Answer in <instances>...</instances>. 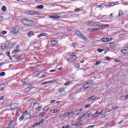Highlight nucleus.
Wrapping results in <instances>:
<instances>
[{"label": "nucleus", "mask_w": 128, "mask_h": 128, "mask_svg": "<svg viewBox=\"0 0 128 128\" xmlns=\"http://www.w3.org/2000/svg\"><path fill=\"white\" fill-rule=\"evenodd\" d=\"M22 22L25 26H28L29 27L34 26V21L30 20L24 19L22 20Z\"/></svg>", "instance_id": "obj_1"}, {"label": "nucleus", "mask_w": 128, "mask_h": 128, "mask_svg": "<svg viewBox=\"0 0 128 128\" xmlns=\"http://www.w3.org/2000/svg\"><path fill=\"white\" fill-rule=\"evenodd\" d=\"M92 26V28H108V26H110V25L108 24L102 25L100 26L96 23H93V25Z\"/></svg>", "instance_id": "obj_2"}, {"label": "nucleus", "mask_w": 128, "mask_h": 128, "mask_svg": "<svg viewBox=\"0 0 128 128\" xmlns=\"http://www.w3.org/2000/svg\"><path fill=\"white\" fill-rule=\"evenodd\" d=\"M19 32H20V28H18V27H16L15 28H14L11 30V32L13 34H18Z\"/></svg>", "instance_id": "obj_3"}, {"label": "nucleus", "mask_w": 128, "mask_h": 128, "mask_svg": "<svg viewBox=\"0 0 128 128\" xmlns=\"http://www.w3.org/2000/svg\"><path fill=\"white\" fill-rule=\"evenodd\" d=\"M78 60V57L76 55L72 56L70 58H68L67 60L68 62H75Z\"/></svg>", "instance_id": "obj_4"}, {"label": "nucleus", "mask_w": 128, "mask_h": 128, "mask_svg": "<svg viewBox=\"0 0 128 128\" xmlns=\"http://www.w3.org/2000/svg\"><path fill=\"white\" fill-rule=\"evenodd\" d=\"M112 40V38H102V42L106 43V42H110Z\"/></svg>", "instance_id": "obj_5"}, {"label": "nucleus", "mask_w": 128, "mask_h": 128, "mask_svg": "<svg viewBox=\"0 0 128 128\" xmlns=\"http://www.w3.org/2000/svg\"><path fill=\"white\" fill-rule=\"evenodd\" d=\"M28 14H30V16H38V14H40V13L36 11H30L28 12Z\"/></svg>", "instance_id": "obj_6"}, {"label": "nucleus", "mask_w": 128, "mask_h": 128, "mask_svg": "<svg viewBox=\"0 0 128 128\" xmlns=\"http://www.w3.org/2000/svg\"><path fill=\"white\" fill-rule=\"evenodd\" d=\"M82 88H84V86L82 88V85H78L74 87V90L78 92V90H82Z\"/></svg>", "instance_id": "obj_7"}, {"label": "nucleus", "mask_w": 128, "mask_h": 128, "mask_svg": "<svg viewBox=\"0 0 128 128\" xmlns=\"http://www.w3.org/2000/svg\"><path fill=\"white\" fill-rule=\"evenodd\" d=\"M22 84H24V86H28L30 84V81H28V79H25L22 80Z\"/></svg>", "instance_id": "obj_8"}, {"label": "nucleus", "mask_w": 128, "mask_h": 128, "mask_svg": "<svg viewBox=\"0 0 128 128\" xmlns=\"http://www.w3.org/2000/svg\"><path fill=\"white\" fill-rule=\"evenodd\" d=\"M88 32H90V30L92 32H98V30H100V28H93V29H92V28H88Z\"/></svg>", "instance_id": "obj_9"}, {"label": "nucleus", "mask_w": 128, "mask_h": 128, "mask_svg": "<svg viewBox=\"0 0 128 128\" xmlns=\"http://www.w3.org/2000/svg\"><path fill=\"white\" fill-rule=\"evenodd\" d=\"M96 98L97 97L96 96H92L88 98V100H89V102H92V100H96Z\"/></svg>", "instance_id": "obj_10"}, {"label": "nucleus", "mask_w": 128, "mask_h": 128, "mask_svg": "<svg viewBox=\"0 0 128 128\" xmlns=\"http://www.w3.org/2000/svg\"><path fill=\"white\" fill-rule=\"evenodd\" d=\"M88 118H98V116L96 114H88Z\"/></svg>", "instance_id": "obj_11"}, {"label": "nucleus", "mask_w": 128, "mask_h": 128, "mask_svg": "<svg viewBox=\"0 0 128 128\" xmlns=\"http://www.w3.org/2000/svg\"><path fill=\"white\" fill-rule=\"evenodd\" d=\"M79 38H82V40H84L85 42H88V38L86 36H84V34H82Z\"/></svg>", "instance_id": "obj_12"}, {"label": "nucleus", "mask_w": 128, "mask_h": 128, "mask_svg": "<svg viewBox=\"0 0 128 128\" xmlns=\"http://www.w3.org/2000/svg\"><path fill=\"white\" fill-rule=\"evenodd\" d=\"M10 108H12V110H16V108H16V104H12L10 106Z\"/></svg>", "instance_id": "obj_13"}, {"label": "nucleus", "mask_w": 128, "mask_h": 128, "mask_svg": "<svg viewBox=\"0 0 128 128\" xmlns=\"http://www.w3.org/2000/svg\"><path fill=\"white\" fill-rule=\"evenodd\" d=\"M30 90H31L30 88H26V89L24 90V94H28V93L30 92Z\"/></svg>", "instance_id": "obj_14"}, {"label": "nucleus", "mask_w": 128, "mask_h": 128, "mask_svg": "<svg viewBox=\"0 0 128 128\" xmlns=\"http://www.w3.org/2000/svg\"><path fill=\"white\" fill-rule=\"evenodd\" d=\"M42 36H48V34H41L39 36H38V38H42Z\"/></svg>", "instance_id": "obj_15"}, {"label": "nucleus", "mask_w": 128, "mask_h": 128, "mask_svg": "<svg viewBox=\"0 0 128 128\" xmlns=\"http://www.w3.org/2000/svg\"><path fill=\"white\" fill-rule=\"evenodd\" d=\"M120 38H127L126 35L125 34H121L119 36Z\"/></svg>", "instance_id": "obj_16"}, {"label": "nucleus", "mask_w": 128, "mask_h": 128, "mask_svg": "<svg viewBox=\"0 0 128 128\" xmlns=\"http://www.w3.org/2000/svg\"><path fill=\"white\" fill-rule=\"evenodd\" d=\"M34 36V34L32 32H30L28 34V38H32V36Z\"/></svg>", "instance_id": "obj_17"}, {"label": "nucleus", "mask_w": 128, "mask_h": 128, "mask_svg": "<svg viewBox=\"0 0 128 128\" xmlns=\"http://www.w3.org/2000/svg\"><path fill=\"white\" fill-rule=\"evenodd\" d=\"M50 18H52L53 20H58L60 18V16H50Z\"/></svg>", "instance_id": "obj_18"}, {"label": "nucleus", "mask_w": 128, "mask_h": 128, "mask_svg": "<svg viewBox=\"0 0 128 128\" xmlns=\"http://www.w3.org/2000/svg\"><path fill=\"white\" fill-rule=\"evenodd\" d=\"M76 35L78 36L80 38L82 36V34L80 31H76Z\"/></svg>", "instance_id": "obj_19"}, {"label": "nucleus", "mask_w": 128, "mask_h": 128, "mask_svg": "<svg viewBox=\"0 0 128 128\" xmlns=\"http://www.w3.org/2000/svg\"><path fill=\"white\" fill-rule=\"evenodd\" d=\"M121 52L122 54H128V50H122Z\"/></svg>", "instance_id": "obj_20"}, {"label": "nucleus", "mask_w": 128, "mask_h": 128, "mask_svg": "<svg viewBox=\"0 0 128 128\" xmlns=\"http://www.w3.org/2000/svg\"><path fill=\"white\" fill-rule=\"evenodd\" d=\"M72 84V82H66L64 84V86H70V84Z\"/></svg>", "instance_id": "obj_21"}, {"label": "nucleus", "mask_w": 128, "mask_h": 128, "mask_svg": "<svg viewBox=\"0 0 128 128\" xmlns=\"http://www.w3.org/2000/svg\"><path fill=\"white\" fill-rule=\"evenodd\" d=\"M94 24V22L92 21L90 22L88 24V26H91L92 28V26Z\"/></svg>", "instance_id": "obj_22"}, {"label": "nucleus", "mask_w": 128, "mask_h": 128, "mask_svg": "<svg viewBox=\"0 0 128 128\" xmlns=\"http://www.w3.org/2000/svg\"><path fill=\"white\" fill-rule=\"evenodd\" d=\"M52 46H56V44H58V41L56 40H52Z\"/></svg>", "instance_id": "obj_23"}, {"label": "nucleus", "mask_w": 128, "mask_h": 128, "mask_svg": "<svg viewBox=\"0 0 128 128\" xmlns=\"http://www.w3.org/2000/svg\"><path fill=\"white\" fill-rule=\"evenodd\" d=\"M44 6L41 5V6H36V8H38V10H42L44 9Z\"/></svg>", "instance_id": "obj_24"}, {"label": "nucleus", "mask_w": 128, "mask_h": 128, "mask_svg": "<svg viewBox=\"0 0 128 128\" xmlns=\"http://www.w3.org/2000/svg\"><path fill=\"white\" fill-rule=\"evenodd\" d=\"M124 14L122 11H120L118 16H124Z\"/></svg>", "instance_id": "obj_25"}, {"label": "nucleus", "mask_w": 128, "mask_h": 128, "mask_svg": "<svg viewBox=\"0 0 128 128\" xmlns=\"http://www.w3.org/2000/svg\"><path fill=\"white\" fill-rule=\"evenodd\" d=\"M50 110V107L46 106L44 108L43 110L44 112H48Z\"/></svg>", "instance_id": "obj_26"}, {"label": "nucleus", "mask_w": 128, "mask_h": 128, "mask_svg": "<svg viewBox=\"0 0 128 128\" xmlns=\"http://www.w3.org/2000/svg\"><path fill=\"white\" fill-rule=\"evenodd\" d=\"M41 124H42V122H38V123H36L34 124V126H40Z\"/></svg>", "instance_id": "obj_27"}, {"label": "nucleus", "mask_w": 128, "mask_h": 128, "mask_svg": "<svg viewBox=\"0 0 128 128\" xmlns=\"http://www.w3.org/2000/svg\"><path fill=\"white\" fill-rule=\"evenodd\" d=\"M24 58V56H21L19 58H18V60H22Z\"/></svg>", "instance_id": "obj_28"}, {"label": "nucleus", "mask_w": 128, "mask_h": 128, "mask_svg": "<svg viewBox=\"0 0 128 128\" xmlns=\"http://www.w3.org/2000/svg\"><path fill=\"white\" fill-rule=\"evenodd\" d=\"M46 114V112H42L41 114L39 115V116H42V118H44Z\"/></svg>", "instance_id": "obj_29"}, {"label": "nucleus", "mask_w": 128, "mask_h": 128, "mask_svg": "<svg viewBox=\"0 0 128 128\" xmlns=\"http://www.w3.org/2000/svg\"><path fill=\"white\" fill-rule=\"evenodd\" d=\"M16 110H17L16 112V116H18V114L20 112V108H16Z\"/></svg>", "instance_id": "obj_30"}, {"label": "nucleus", "mask_w": 128, "mask_h": 128, "mask_svg": "<svg viewBox=\"0 0 128 128\" xmlns=\"http://www.w3.org/2000/svg\"><path fill=\"white\" fill-rule=\"evenodd\" d=\"M2 10L4 12H6V7L5 6H3L2 8Z\"/></svg>", "instance_id": "obj_31"}, {"label": "nucleus", "mask_w": 128, "mask_h": 128, "mask_svg": "<svg viewBox=\"0 0 128 128\" xmlns=\"http://www.w3.org/2000/svg\"><path fill=\"white\" fill-rule=\"evenodd\" d=\"M64 88H61V89L59 90L60 94H62V92H64Z\"/></svg>", "instance_id": "obj_32"}, {"label": "nucleus", "mask_w": 128, "mask_h": 128, "mask_svg": "<svg viewBox=\"0 0 128 128\" xmlns=\"http://www.w3.org/2000/svg\"><path fill=\"white\" fill-rule=\"evenodd\" d=\"M36 110H38V112H40V110H42V106H40L38 108H36Z\"/></svg>", "instance_id": "obj_33"}, {"label": "nucleus", "mask_w": 128, "mask_h": 128, "mask_svg": "<svg viewBox=\"0 0 128 128\" xmlns=\"http://www.w3.org/2000/svg\"><path fill=\"white\" fill-rule=\"evenodd\" d=\"M102 64V62L100 61L97 62L96 64H95V66H100Z\"/></svg>", "instance_id": "obj_34"}, {"label": "nucleus", "mask_w": 128, "mask_h": 128, "mask_svg": "<svg viewBox=\"0 0 128 128\" xmlns=\"http://www.w3.org/2000/svg\"><path fill=\"white\" fill-rule=\"evenodd\" d=\"M24 120V116L23 115L22 117L20 118V122H22Z\"/></svg>", "instance_id": "obj_35"}, {"label": "nucleus", "mask_w": 128, "mask_h": 128, "mask_svg": "<svg viewBox=\"0 0 128 128\" xmlns=\"http://www.w3.org/2000/svg\"><path fill=\"white\" fill-rule=\"evenodd\" d=\"M6 76V72H2L0 74V76Z\"/></svg>", "instance_id": "obj_36"}, {"label": "nucleus", "mask_w": 128, "mask_h": 128, "mask_svg": "<svg viewBox=\"0 0 128 128\" xmlns=\"http://www.w3.org/2000/svg\"><path fill=\"white\" fill-rule=\"evenodd\" d=\"M73 46L74 48H78V43H74L73 44Z\"/></svg>", "instance_id": "obj_37"}, {"label": "nucleus", "mask_w": 128, "mask_h": 128, "mask_svg": "<svg viewBox=\"0 0 128 128\" xmlns=\"http://www.w3.org/2000/svg\"><path fill=\"white\" fill-rule=\"evenodd\" d=\"M2 50H6V48H8V46H6L4 45L2 46H1Z\"/></svg>", "instance_id": "obj_38"}, {"label": "nucleus", "mask_w": 128, "mask_h": 128, "mask_svg": "<svg viewBox=\"0 0 128 128\" xmlns=\"http://www.w3.org/2000/svg\"><path fill=\"white\" fill-rule=\"evenodd\" d=\"M110 48H114V46H116V44L112 43L110 44Z\"/></svg>", "instance_id": "obj_39"}, {"label": "nucleus", "mask_w": 128, "mask_h": 128, "mask_svg": "<svg viewBox=\"0 0 128 128\" xmlns=\"http://www.w3.org/2000/svg\"><path fill=\"white\" fill-rule=\"evenodd\" d=\"M116 6V3L114 2H112L110 4V6Z\"/></svg>", "instance_id": "obj_40"}, {"label": "nucleus", "mask_w": 128, "mask_h": 128, "mask_svg": "<svg viewBox=\"0 0 128 128\" xmlns=\"http://www.w3.org/2000/svg\"><path fill=\"white\" fill-rule=\"evenodd\" d=\"M2 34H3L4 36H6V34H8V32L6 31H3L2 32Z\"/></svg>", "instance_id": "obj_41"}, {"label": "nucleus", "mask_w": 128, "mask_h": 128, "mask_svg": "<svg viewBox=\"0 0 128 128\" xmlns=\"http://www.w3.org/2000/svg\"><path fill=\"white\" fill-rule=\"evenodd\" d=\"M16 52H18V50H14L12 52V54H16Z\"/></svg>", "instance_id": "obj_42"}, {"label": "nucleus", "mask_w": 128, "mask_h": 128, "mask_svg": "<svg viewBox=\"0 0 128 128\" xmlns=\"http://www.w3.org/2000/svg\"><path fill=\"white\" fill-rule=\"evenodd\" d=\"M77 124H78V126L82 125V120H80V122H77Z\"/></svg>", "instance_id": "obj_43"}, {"label": "nucleus", "mask_w": 128, "mask_h": 128, "mask_svg": "<svg viewBox=\"0 0 128 128\" xmlns=\"http://www.w3.org/2000/svg\"><path fill=\"white\" fill-rule=\"evenodd\" d=\"M68 116H70V114H68V113H65L63 115V116L64 117H66Z\"/></svg>", "instance_id": "obj_44"}, {"label": "nucleus", "mask_w": 128, "mask_h": 128, "mask_svg": "<svg viewBox=\"0 0 128 128\" xmlns=\"http://www.w3.org/2000/svg\"><path fill=\"white\" fill-rule=\"evenodd\" d=\"M82 10L80 8H77L75 10V12H80Z\"/></svg>", "instance_id": "obj_45"}, {"label": "nucleus", "mask_w": 128, "mask_h": 128, "mask_svg": "<svg viewBox=\"0 0 128 128\" xmlns=\"http://www.w3.org/2000/svg\"><path fill=\"white\" fill-rule=\"evenodd\" d=\"M90 108V104H88L85 106V108Z\"/></svg>", "instance_id": "obj_46"}, {"label": "nucleus", "mask_w": 128, "mask_h": 128, "mask_svg": "<svg viewBox=\"0 0 128 128\" xmlns=\"http://www.w3.org/2000/svg\"><path fill=\"white\" fill-rule=\"evenodd\" d=\"M46 84H48V82H45L44 83L42 84V86H46Z\"/></svg>", "instance_id": "obj_47"}, {"label": "nucleus", "mask_w": 128, "mask_h": 128, "mask_svg": "<svg viewBox=\"0 0 128 128\" xmlns=\"http://www.w3.org/2000/svg\"><path fill=\"white\" fill-rule=\"evenodd\" d=\"M34 100H36V99H34V98H32L28 102H34Z\"/></svg>", "instance_id": "obj_48"}, {"label": "nucleus", "mask_w": 128, "mask_h": 128, "mask_svg": "<svg viewBox=\"0 0 128 128\" xmlns=\"http://www.w3.org/2000/svg\"><path fill=\"white\" fill-rule=\"evenodd\" d=\"M89 84H90V82L86 83L85 85L83 86V88H84L85 86H89Z\"/></svg>", "instance_id": "obj_49"}, {"label": "nucleus", "mask_w": 128, "mask_h": 128, "mask_svg": "<svg viewBox=\"0 0 128 128\" xmlns=\"http://www.w3.org/2000/svg\"><path fill=\"white\" fill-rule=\"evenodd\" d=\"M36 104H38V106H40V104L38 103V102H36L34 104V106H36Z\"/></svg>", "instance_id": "obj_50"}, {"label": "nucleus", "mask_w": 128, "mask_h": 128, "mask_svg": "<svg viewBox=\"0 0 128 128\" xmlns=\"http://www.w3.org/2000/svg\"><path fill=\"white\" fill-rule=\"evenodd\" d=\"M105 60H110V57H106L105 58Z\"/></svg>", "instance_id": "obj_51"}, {"label": "nucleus", "mask_w": 128, "mask_h": 128, "mask_svg": "<svg viewBox=\"0 0 128 128\" xmlns=\"http://www.w3.org/2000/svg\"><path fill=\"white\" fill-rule=\"evenodd\" d=\"M6 56H8L10 58V52H8L6 53Z\"/></svg>", "instance_id": "obj_52"}, {"label": "nucleus", "mask_w": 128, "mask_h": 128, "mask_svg": "<svg viewBox=\"0 0 128 128\" xmlns=\"http://www.w3.org/2000/svg\"><path fill=\"white\" fill-rule=\"evenodd\" d=\"M120 107H114V106H112V110H116V108H118Z\"/></svg>", "instance_id": "obj_53"}, {"label": "nucleus", "mask_w": 128, "mask_h": 128, "mask_svg": "<svg viewBox=\"0 0 128 128\" xmlns=\"http://www.w3.org/2000/svg\"><path fill=\"white\" fill-rule=\"evenodd\" d=\"M104 50L102 49H98V52H104Z\"/></svg>", "instance_id": "obj_54"}, {"label": "nucleus", "mask_w": 128, "mask_h": 128, "mask_svg": "<svg viewBox=\"0 0 128 128\" xmlns=\"http://www.w3.org/2000/svg\"><path fill=\"white\" fill-rule=\"evenodd\" d=\"M82 117H80L78 119V122H80V120H82Z\"/></svg>", "instance_id": "obj_55"}, {"label": "nucleus", "mask_w": 128, "mask_h": 128, "mask_svg": "<svg viewBox=\"0 0 128 128\" xmlns=\"http://www.w3.org/2000/svg\"><path fill=\"white\" fill-rule=\"evenodd\" d=\"M56 112H58V110H54L52 112V114H56Z\"/></svg>", "instance_id": "obj_56"}, {"label": "nucleus", "mask_w": 128, "mask_h": 128, "mask_svg": "<svg viewBox=\"0 0 128 128\" xmlns=\"http://www.w3.org/2000/svg\"><path fill=\"white\" fill-rule=\"evenodd\" d=\"M56 102V100H53L50 102V104H54Z\"/></svg>", "instance_id": "obj_57"}, {"label": "nucleus", "mask_w": 128, "mask_h": 128, "mask_svg": "<svg viewBox=\"0 0 128 128\" xmlns=\"http://www.w3.org/2000/svg\"><path fill=\"white\" fill-rule=\"evenodd\" d=\"M114 61H115V62H120V60H118V59H116L115 60H114Z\"/></svg>", "instance_id": "obj_58"}, {"label": "nucleus", "mask_w": 128, "mask_h": 128, "mask_svg": "<svg viewBox=\"0 0 128 128\" xmlns=\"http://www.w3.org/2000/svg\"><path fill=\"white\" fill-rule=\"evenodd\" d=\"M124 124V120L120 122L119 123H118V124Z\"/></svg>", "instance_id": "obj_59"}, {"label": "nucleus", "mask_w": 128, "mask_h": 128, "mask_svg": "<svg viewBox=\"0 0 128 128\" xmlns=\"http://www.w3.org/2000/svg\"><path fill=\"white\" fill-rule=\"evenodd\" d=\"M4 97L2 96V97L0 98V101L4 100Z\"/></svg>", "instance_id": "obj_60"}, {"label": "nucleus", "mask_w": 128, "mask_h": 128, "mask_svg": "<svg viewBox=\"0 0 128 128\" xmlns=\"http://www.w3.org/2000/svg\"><path fill=\"white\" fill-rule=\"evenodd\" d=\"M86 116V114H83V115L82 116V118H84V116Z\"/></svg>", "instance_id": "obj_61"}, {"label": "nucleus", "mask_w": 128, "mask_h": 128, "mask_svg": "<svg viewBox=\"0 0 128 128\" xmlns=\"http://www.w3.org/2000/svg\"><path fill=\"white\" fill-rule=\"evenodd\" d=\"M96 128V126H92L88 127V128Z\"/></svg>", "instance_id": "obj_62"}, {"label": "nucleus", "mask_w": 128, "mask_h": 128, "mask_svg": "<svg viewBox=\"0 0 128 128\" xmlns=\"http://www.w3.org/2000/svg\"><path fill=\"white\" fill-rule=\"evenodd\" d=\"M96 114V116H98L97 114H100V112H96V114Z\"/></svg>", "instance_id": "obj_63"}, {"label": "nucleus", "mask_w": 128, "mask_h": 128, "mask_svg": "<svg viewBox=\"0 0 128 128\" xmlns=\"http://www.w3.org/2000/svg\"><path fill=\"white\" fill-rule=\"evenodd\" d=\"M64 128H70V125H68L64 127Z\"/></svg>", "instance_id": "obj_64"}]
</instances>
